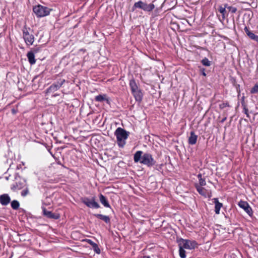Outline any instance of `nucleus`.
<instances>
[{
	"instance_id": "0eeeda50",
	"label": "nucleus",
	"mask_w": 258,
	"mask_h": 258,
	"mask_svg": "<svg viewBox=\"0 0 258 258\" xmlns=\"http://www.w3.org/2000/svg\"><path fill=\"white\" fill-rule=\"evenodd\" d=\"M195 187L198 192L205 198H211L212 197V192L210 190L207 189L198 184H195Z\"/></svg>"
},
{
	"instance_id": "393cba45",
	"label": "nucleus",
	"mask_w": 258,
	"mask_h": 258,
	"mask_svg": "<svg viewBox=\"0 0 258 258\" xmlns=\"http://www.w3.org/2000/svg\"><path fill=\"white\" fill-rule=\"evenodd\" d=\"M250 93L251 94L257 93L258 94V83L255 84L251 89Z\"/></svg>"
},
{
	"instance_id": "c9c22d12",
	"label": "nucleus",
	"mask_w": 258,
	"mask_h": 258,
	"mask_svg": "<svg viewBox=\"0 0 258 258\" xmlns=\"http://www.w3.org/2000/svg\"><path fill=\"white\" fill-rule=\"evenodd\" d=\"M225 120V119H223L222 121H224V120Z\"/></svg>"
},
{
	"instance_id": "9d476101",
	"label": "nucleus",
	"mask_w": 258,
	"mask_h": 258,
	"mask_svg": "<svg viewBox=\"0 0 258 258\" xmlns=\"http://www.w3.org/2000/svg\"><path fill=\"white\" fill-rule=\"evenodd\" d=\"M64 82L65 80L62 79L57 82L56 83L53 84L49 87L48 91L50 92H54L57 90L62 85Z\"/></svg>"
},
{
	"instance_id": "7ed1b4c3",
	"label": "nucleus",
	"mask_w": 258,
	"mask_h": 258,
	"mask_svg": "<svg viewBox=\"0 0 258 258\" xmlns=\"http://www.w3.org/2000/svg\"><path fill=\"white\" fill-rule=\"evenodd\" d=\"M115 135L118 146L120 147H123L125 144V140L128 137L127 133L123 128L118 127L115 131Z\"/></svg>"
},
{
	"instance_id": "cd10ccee",
	"label": "nucleus",
	"mask_w": 258,
	"mask_h": 258,
	"mask_svg": "<svg viewBox=\"0 0 258 258\" xmlns=\"http://www.w3.org/2000/svg\"><path fill=\"white\" fill-rule=\"evenodd\" d=\"M94 250L97 253H100V250L98 246V245L96 244L95 245V246L93 247Z\"/></svg>"
},
{
	"instance_id": "f3484780",
	"label": "nucleus",
	"mask_w": 258,
	"mask_h": 258,
	"mask_svg": "<svg viewBox=\"0 0 258 258\" xmlns=\"http://www.w3.org/2000/svg\"><path fill=\"white\" fill-rule=\"evenodd\" d=\"M99 200L102 204L107 208H110V205L109 204L106 198L102 194L99 195Z\"/></svg>"
},
{
	"instance_id": "9b49d317",
	"label": "nucleus",
	"mask_w": 258,
	"mask_h": 258,
	"mask_svg": "<svg viewBox=\"0 0 258 258\" xmlns=\"http://www.w3.org/2000/svg\"><path fill=\"white\" fill-rule=\"evenodd\" d=\"M38 51V49H34L33 51H30L28 52L27 56L29 60V62L31 64H33L36 62L35 59L34 53H37Z\"/></svg>"
},
{
	"instance_id": "1a4fd4ad",
	"label": "nucleus",
	"mask_w": 258,
	"mask_h": 258,
	"mask_svg": "<svg viewBox=\"0 0 258 258\" xmlns=\"http://www.w3.org/2000/svg\"><path fill=\"white\" fill-rule=\"evenodd\" d=\"M238 206L243 209L249 216L252 215V209L246 202L240 201L238 203Z\"/></svg>"
},
{
	"instance_id": "4468645a",
	"label": "nucleus",
	"mask_w": 258,
	"mask_h": 258,
	"mask_svg": "<svg viewBox=\"0 0 258 258\" xmlns=\"http://www.w3.org/2000/svg\"><path fill=\"white\" fill-rule=\"evenodd\" d=\"M213 200L215 204V212L216 214H219L220 210L222 207L223 204L219 202L217 198H214Z\"/></svg>"
},
{
	"instance_id": "423d86ee",
	"label": "nucleus",
	"mask_w": 258,
	"mask_h": 258,
	"mask_svg": "<svg viewBox=\"0 0 258 258\" xmlns=\"http://www.w3.org/2000/svg\"><path fill=\"white\" fill-rule=\"evenodd\" d=\"M82 202L89 208L97 209L100 207L99 205L95 201L94 198L91 200L87 198H84L82 199Z\"/></svg>"
},
{
	"instance_id": "20e7f679",
	"label": "nucleus",
	"mask_w": 258,
	"mask_h": 258,
	"mask_svg": "<svg viewBox=\"0 0 258 258\" xmlns=\"http://www.w3.org/2000/svg\"><path fill=\"white\" fill-rule=\"evenodd\" d=\"M138 8L146 12H151L155 8V6L153 4H147L142 1H139L135 3L132 11H134Z\"/></svg>"
},
{
	"instance_id": "2f4dec72",
	"label": "nucleus",
	"mask_w": 258,
	"mask_h": 258,
	"mask_svg": "<svg viewBox=\"0 0 258 258\" xmlns=\"http://www.w3.org/2000/svg\"><path fill=\"white\" fill-rule=\"evenodd\" d=\"M244 30L247 35H248V32H250V31L248 30V29L247 27H245Z\"/></svg>"
},
{
	"instance_id": "39448f33",
	"label": "nucleus",
	"mask_w": 258,
	"mask_h": 258,
	"mask_svg": "<svg viewBox=\"0 0 258 258\" xmlns=\"http://www.w3.org/2000/svg\"><path fill=\"white\" fill-rule=\"evenodd\" d=\"M51 9L40 5L33 8V12L38 17H43L48 15Z\"/></svg>"
},
{
	"instance_id": "c85d7f7f",
	"label": "nucleus",
	"mask_w": 258,
	"mask_h": 258,
	"mask_svg": "<svg viewBox=\"0 0 258 258\" xmlns=\"http://www.w3.org/2000/svg\"><path fill=\"white\" fill-rule=\"evenodd\" d=\"M29 192V190L28 189H24L22 191L21 195L23 197L26 196Z\"/></svg>"
},
{
	"instance_id": "2eb2a0df",
	"label": "nucleus",
	"mask_w": 258,
	"mask_h": 258,
	"mask_svg": "<svg viewBox=\"0 0 258 258\" xmlns=\"http://www.w3.org/2000/svg\"><path fill=\"white\" fill-rule=\"evenodd\" d=\"M132 93L136 101L140 102L142 100L143 94L139 89L133 91Z\"/></svg>"
},
{
	"instance_id": "f257e3e1",
	"label": "nucleus",
	"mask_w": 258,
	"mask_h": 258,
	"mask_svg": "<svg viewBox=\"0 0 258 258\" xmlns=\"http://www.w3.org/2000/svg\"><path fill=\"white\" fill-rule=\"evenodd\" d=\"M143 154V152L138 151L134 154V160L135 162H140L141 163L149 167L152 166L155 164V161L152 155L149 153Z\"/></svg>"
},
{
	"instance_id": "bb28decb",
	"label": "nucleus",
	"mask_w": 258,
	"mask_h": 258,
	"mask_svg": "<svg viewBox=\"0 0 258 258\" xmlns=\"http://www.w3.org/2000/svg\"><path fill=\"white\" fill-rule=\"evenodd\" d=\"M227 8L232 13H235L237 11V9L235 7L228 6H227Z\"/></svg>"
},
{
	"instance_id": "7c9ffc66",
	"label": "nucleus",
	"mask_w": 258,
	"mask_h": 258,
	"mask_svg": "<svg viewBox=\"0 0 258 258\" xmlns=\"http://www.w3.org/2000/svg\"><path fill=\"white\" fill-rule=\"evenodd\" d=\"M84 241L87 242L90 245H92L94 243V242H93L91 239H86L84 240Z\"/></svg>"
},
{
	"instance_id": "f8f14e48",
	"label": "nucleus",
	"mask_w": 258,
	"mask_h": 258,
	"mask_svg": "<svg viewBox=\"0 0 258 258\" xmlns=\"http://www.w3.org/2000/svg\"><path fill=\"white\" fill-rule=\"evenodd\" d=\"M11 199L8 194H3L0 196V203L4 206L7 205L10 202Z\"/></svg>"
},
{
	"instance_id": "f03ea898",
	"label": "nucleus",
	"mask_w": 258,
	"mask_h": 258,
	"mask_svg": "<svg viewBox=\"0 0 258 258\" xmlns=\"http://www.w3.org/2000/svg\"><path fill=\"white\" fill-rule=\"evenodd\" d=\"M197 243L194 240L180 239L178 240L179 255L181 258H185V251L184 249H193L197 247Z\"/></svg>"
},
{
	"instance_id": "f704fd0d",
	"label": "nucleus",
	"mask_w": 258,
	"mask_h": 258,
	"mask_svg": "<svg viewBox=\"0 0 258 258\" xmlns=\"http://www.w3.org/2000/svg\"><path fill=\"white\" fill-rule=\"evenodd\" d=\"M96 243L94 242L93 244L92 245H91L92 246V247H93L95 246V245H96Z\"/></svg>"
},
{
	"instance_id": "412c9836",
	"label": "nucleus",
	"mask_w": 258,
	"mask_h": 258,
	"mask_svg": "<svg viewBox=\"0 0 258 258\" xmlns=\"http://www.w3.org/2000/svg\"><path fill=\"white\" fill-rule=\"evenodd\" d=\"M95 100L98 102H102L104 100H106L107 102H108V100L106 98V95H99L96 96Z\"/></svg>"
},
{
	"instance_id": "473e14b6",
	"label": "nucleus",
	"mask_w": 258,
	"mask_h": 258,
	"mask_svg": "<svg viewBox=\"0 0 258 258\" xmlns=\"http://www.w3.org/2000/svg\"><path fill=\"white\" fill-rule=\"evenodd\" d=\"M202 75H203V76H206V73H205V69H203V70H202Z\"/></svg>"
},
{
	"instance_id": "dca6fc26",
	"label": "nucleus",
	"mask_w": 258,
	"mask_h": 258,
	"mask_svg": "<svg viewBox=\"0 0 258 258\" xmlns=\"http://www.w3.org/2000/svg\"><path fill=\"white\" fill-rule=\"evenodd\" d=\"M198 136L195 135L194 132H191L190 137L188 138V143L190 145H195L197 141Z\"/></svg>"
},
{
	"instance_id": "a878e982",
	"label": "nucleus",
	"mask_w": 258,
	"mask_h": 258,
	"mask_svg": "<svg viewBox=\"0 0 258 258\" xmlns=\"http://www.w3.org/2000/svg\"><path fill=\"white\" fill-rule=\"evenodd\" d=\"M202 63L204 66L209 67L211 64L210 61L208 60V58H205L202 61Z\"/></svg>"
},
{
	"instance_id": "4be33fe9",
	"label": "nucleus",
	"mask_w": 258,
	"mask_h": 258,
	"mask_svg": "<svg viewBox=\"0 0 258 258\" xmlns=\"http://www.w3.org/2000/svg\"><path fill=\"white\" fill-rule=\"evenodd\" d=\"M198 177L199 179V184H198V185H200L202 187H203V186L205 185L206 184V181L204 179L202 178V174H198Z\"/></svg>"
},
{
	"instance_id": "72a5a7b5",
	"label": "nucleus",
	"mask_w": 258,
	"mask_h": 258,
	"mask_svg": "<svg viewBox=\"0 0 258 258\" xmlns=\"http://www.w3.org/2000/svg\"><path fill=\"white\" fill-rule=\"evenodd\" d=\"M142 258H150V257L148 256H144L142 257Z\"/></svg>"
},
{
	"instance_id": "a211bd4d",
	"label": "nucleus",
	"mask_w": 258,
	"mask_h": 258,
	"mask_svg": "<svg viewBox=\"0 0 258 258\" xmlns=\"http://www.w3.org/2000/svg\"><path fill=\"white\" fill-rule=\"evenodd\" d=\"M228 5L225 4L224 7H223L221 6H219L218 11L219 12L222 14V18L223 19H224L226 17V10L225 9L227 8Z\"/></svg>"
},
{
	"instance_id": "aec40b11",
	"label": "nucleus",
	"mask_w": 258,
	"mask_h": 258,
	"mask_svg": "<svg viewBox=\"0 0 258 258\" xmlns=\"http://www.w3.org/2000/svg\"><path fill=\"white\" fill-rule=\"evenodd\" d=\"M130 86L131 88L132 92L135 91L139 89L137 83L134 80H131L130 82Z\"/></svg>"
},
{
	"instance_id": "ddd939ff",
	"label": "nucleus",
	"mask_w": 258,
	"mask_h": 258,
	"mask_svg": "<svg viewBox=\"0 0 258 258\" xmlns=\"http://www.w3.org/2000/svg\"><path fill=\"white\" fill-rule=\"evenodd\" d=\"M43 214L48 218L57 219L59 218V215L57 214H54L50 211L46 210L45 208L43 209Z\"/></svg>"
},
{
	"instance_id": "c756f323",
	"label": "nucleus",
	"mask_w": 258,
	"mask_h": 258,
	"mask_svg": "<svg viewBox=\"0 0 258 258\" xmlns=\"http://www.w3.org/2000/svg\"><path fill=\"white\" fill-rule=\"evenodd\" d=\"M244 112L245 113V114H246L247 116V117H249V115H248V109L245 106H244Z\"/></svg>"
},
{
	"instance_id": "b1692460",
	"label": "nucleus",
	"mask_w": 258,
	"mask_h": 258,
	"mask_svg": "<svg viewBox=\"0 0 258 258\" xmlns=\"http://www.w3.org/2000/svg\"><path fill=\"white\" fill-rule=\"evenodd\" d=\"M248 36L251 39H253V40L258 42V36L255 35L252 32H248Z\"/></svg>"
},
{
	"instance_id": "6ab92c4d",
	"label": "nucleus",
	"mask_w": 258,
	"mask_h": 258,
	"mask_svg": "<svg viewBox=\"0 0 258 258\" xmlns=\"http://www.w3.org/2000/svg\"><path fill=\"white\" fill-rule=\"evenodd\" d=\"M95 216L101 220H103L106 223H108L110 222V218L107 216H105L101 214H96L95 215Z\"/></svg>"
},
{
	"instance_id": "5701e85b",
	"label": "nucleus",
	"mask_w": 258,
	"mask_h": 258,
	"mask_svg": "<svg viewBox=\"0 0 258 258\" xmlns=\"http://www.w3.org/2000/svg\"><path fill=\"white\" fill-rule=\"evenodd\" d=\"M20 206L19 203L16 201L14 200L11 202V207L14 210H17Z\"/></svg>"
},
{
	"instance_id": "6e6552de",
	"label": "nucleus",
	"mask_w": 258,
	"mask_h": 258,
	"mask_svg": "<svg viewBox=\"0 0 258 258\" xmlns=\"http://www.w3.org/2000/svg\"><path fill=\"white\" fill-rule=\"evenodd\" d=\"M23 38L27 45H32L34 42V38L32 34H30L26 29L23 30Z\"/></svg>"
}]
</instances>
